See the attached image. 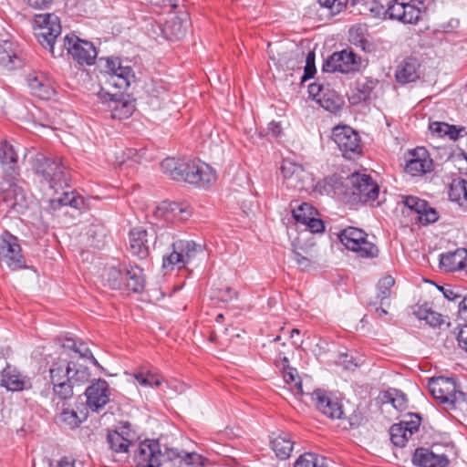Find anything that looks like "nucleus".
Masks as SVG:
<instances>
[{"mask_svg":"<svg viewBox=\"0 0 467 467\" xmlns=\"http://www.w3.org/2000/svg\"><path fill=\"white\" fill-rule=\"evenodd\" d=\"M161 169L172 180L185 182L198 187H207L216 180L213 169L199 159L166 158L161 161Z\"/></svg>","mask_w":467,"mask_h":467,"instance_id":"obj_1","label":"nucleus"},{"mask_svg":"<svg viewBox=\"0 0 467 467\" xmlns=\"http://www.w3.org/2000/svg\"><path fill=\"white\" fill-rule=\"evenodd\" d=\"M33 167L40 177V182L47 184L50 189L57 190L68 185L69 173L61 159L36 154Z\"/></svg>","mask_w":467,"mask_h":467,"instance_id":"obj_2","label":"nucleus"},{"mask_svg":"<svg viewBox=\"0 0 467 467\" xmlns=\"http://www.w3.org/2000/svg\"><path fill=\"white\" fill-rule=\"evenodd\" d=\"M429 389L433 398L449 410L467 408L466 395L459 389L455 378L436 377L429 381Z\"/></svg>","mask_w":467,"mask_h":467,"instance_id":"obj_3","label":"nucleus"},{"mask_svg":"<svg viewBox=\"0 0 467 467\" xmlns=\"http://www.w3.org/2000/svg\"><path fill=\"white\" fill-rule=\"evenodd\" d=\"M172 252L163 257L162 267L166 270L182 269L191 264L199 254H203V246L192 240L180 239L172 243Z\"/></svg>","mask_w":467,"mask_h":467,"instance_id":"obj_4","label":"nucleus"},{"mask_svg":"<svg viewBox=\"0 0 467 467\" xmlns=\"http://www.w3.org/2000/svg\"><path fill=\"white\" fill-rule=\"evenodd\" d=\"M99 67L101 73L108 76V82L119 89H127L135 80L132 67L119 57H101Z\"/></svg>","mask_w":467,"mask_h":467,"instance_id":"obj_5","label":"nucleus"},{"mask_svg":"<svg viewBox=\"0 0 467 467\" xmlns=\"http://www.w3.org/2000/svg\"><path fill=\"white\" fill-rule=\"evenodd\" d=\"M34 23L35 34L39 43L44 47H48L53 57L62 56L63 48H60L57 53L55 50L57 37L61 33L59 18L54 14H39L35 16Z\"/></svg>","mask_w":467,"mask_h":467,"instance_id":"obj_6","label":"nucleus"},{"mask_svg":"<svg viewBox=\"0 0 467 467\" xmlns=\"http://www.w3.org/2000/svg\"><path fill=\"white\" fill-rule=\"evenodd\" d=\"M340 243L349 251L362 258H375L379 254L378 247L368 240V234L361 229L348 227L338 234Z\"/></svg>","mask_w":467,"mask_h":467,"instance_id":"obj_7","label":"nucleus"},{"mask_svg":"<svg viewBox=\"0 0 467 467\" xmlns=\"http://www.w3.org/2000/svg\"><path fill=\"white\" fill-rule=\"evenodd\" d=\"M20 172L14 168L7 169V176H3L0 182V191L4 192V201L9 207L21 212L26 207V197L23 182L19 178Z\"/></svg>","mask_w":467,"mask_h":467,"instance_id":"obj_8","label":"nucleus"},{"mask_svg":"<svg viewBox=\"0 0 467 467\" xmlns=\"http://www.w3.org/2000/svg\"><path fill=\"white\" fill-rule=\"evenodd\" d=\"M70 373V362L58 361L52 364L49 368V376L53 385L52 402L58 408L59 402L69 400L73 396L71 385L68 383Z\"/></svg>","mask_w":467,"mask_h":467,"instance_id":"obj_9","label":"nucleus"},{"mask_svg":"<svg viewBox=\"0 0 467 467\" xmlns=\"http://www.w3.org/2000/svg\"><path fill=\"white\" fill-rule=\"evenodd\" d=\"M332 140L344 158L355 160L362 153L361 140L358 133L347 125L337 126L332 130Z\"/></svg>","mask_w":467,"mask_h":467,"instance_id":"obj_10","label":"nucleus"},{"mask_svg":"<svg viewBox=\"0 0 467 467\" xmlns=\"http://www.w3.org/2000/svg\"><path fill=\"white\" fill-rule=\"evenodd\" d=\"M362 65L361 57L351 49L334 52L323 64V71L341 74L358 72Z\"/></svg>","mask_w":467,"mask_h":467,"instance_id":"obj_11","label":"nucleus"},{"mask_svg":"<svg viewBox=\"0 0 467 467\" xmlns=\"http://www.w3.org/2000/svg\"><path fill=\"white\" fill-rule=\"evenodd\" d=\"M0 261L11 270L26 267V260L22 254L19 240L7 231L0 235Z\"/></svg>","mask_w":467,"mask_h":467,"instance_id":"obj_12","label":"nucleus"},{"mask_svg":"<svg viewBox=\"0 0 467 467\" xmlns=\"http://www.w3.org/2000/svg\"><path fill=\"white\" fill-rule=\"evenodd\" d=\"M63 47L79 65H93L98 56L91 42L82 40L75 35H67L63 40Z\"/></svg>","mask_w":467,"mask_h":467,"instance_id":"obj_13","label":"nucleus"},{"mask_svg":"<svg viewBox=\"0 0 467 467\" xmlns=\"http://www.w3.org/2000/svg\"><path fill=\"white\" fill-rule=\"evenodd\" d=\"M347 186L351 187V193L357 195L363 202H375L379 196V185L369 175L354 172L347 178Z\"/></svg>","mask_w":467,"mask_h":467,"instance_id":"obj_14","label":"nucleus"},{"mask_svg":"<svg viewBox=\"0 0 467 467\" xmlns=\"http://www.w3.org/2000/svg\"><path fill=\"white\" fill-rule=\"evenodd\" d=\"M192 214V207L186 202L163 201L153 211L156 219L167 223H182Z\"/></svg>","mask_w":467,"mask_h":467,"instance_id":"obj_15","label":"nucleus"},{"mask_svg":"<svg viewBox=\"0 0 467 467\" xmlns=\"http://www.w3.org/2000/svg\"><path fill=\"white\" fill-rule=\"evenodd\" d=\"M163 455L156 440L140 442L135 451L134 461L138 467H160Z\"/></svg>","mask_w":467,"mask_h":467,"instance_id":"obj_16","label":"nucleus"},{"mask_svg":"<svg viewBox=\"0 0 467 467\" xmlns=\"http://www.w3.org/2000/svg\"><path fill=\"white\" fill-rule=\"evenodd\" d=\"M97 96L101 103L106 105V110L110 112L111 119L119 120L128 119L135 110L134 102L128 99L118 98L103 90L99 91Z\"/></svg>","mask_w":467,"mask_h":467,"instance_id":"obj_17","label":"nucleus"},{"mask_svg":"<svg viewBox=\"0 0 467 467\" xmlns=\"http://www.w3.org/2000/svg\"><path fill=\"white\" fill-rule=\"evenodd\" d=\"M130 427L129 422H125L118 430L109 431L107 442L114 453L127 454L129 452V448L136 437Z\"/></svg>","mask_w":467,"mask_h":467,"instance_id":"obj_18","label":"nucleus"},{"mask_svg":"<svg viewBox=\"0 0 467 467\" xmlns=\"http://www.w3.org/2000/svg\"><path fill=\"white\" fill-rule=\"evenodd\" d=\"M439 213L423 199L410 195V220L420 225H428L439 220Z\"/></svg>","mask_w":467,"mask_h":467,"instance_id":"obj_19","label":"nucleus"},{"mask_svg":"<svg viewBox=\"0 0 467 467\" xmlns=\"http://www.w3.org/2000/svg\"><path fill=\"white\" fill-rule=\"evenodd\" d=\"M87 406L93 411H99L109 401V385L104 379H98L86 389Z\"/></svg>","mask_w":467,"mask_h":467,"instance_id":"obj_20","label":"nucleus"},{"mask_svg":"<svg viewBox=\"0 0 467 467\" xmlns=\"http://www.w3.org/2000/svg\"><path fill=\"white\" fill-rule=\"evenodd\" d=\"M312 400L317 409L324 415L331 419L342 418V405L337 399L331 397L323 390L317 389L312 393Z\"/></svg>","mask_w":467,"mask_h":467,"instance_id":"obj_21","label":"nucleus"},{"mask_svg":"<svg viewBox=\"0 0 467 467\" xmlns=\"http://www.w3.org/2000/svg\"><path fill=\"white\" fill-rule=\"evenodd\" d=\"M410 176H422L433 169V161L426 148L417 147L410 150Z\"/></svg>","mask_w":467,"mask_h":467,"instance_id":"obj_22","label":"nucleus"},{"mask_svg":"<svg viewBox=\"0 0 467 467\" xmlns=\"http://www.w3.org/2000/svg\"><path fill=\"white\" fill-rule=\"evenodd\" d=\"M411 461L417 467H448L450 463L445 454H436L422 447L415 450Z\"/></svg>","mask_w":467,"mask_h":467,"instance_id":"obj_23","label":"nucleus"},{"mask_svg":"<svg viewBox=\"0 0 467 467\" xmlns=\"http://www.w3.org/2000/svg\"><path fill=\"white\" fill-rule=\"evenodd\" d=\"M412 315L420 322L423 321L425 325L432 328L441 327L446 323V317L434 311L428 302L415 304L412 307Z\"/></svg>","mask_w":467,"mask_h":467,"instance_id":"obj_24","label":"nucleus"},{"mask_svg":"<svg viewBox=\"0 0 467 467\" xmlns=\"http://www.w3.org/2000/svg\"><path fill=\"white\" fill-rule=\"evenodd\" d=\"M440 267L445 272H454L467 267V250L457 248L440 254Z\"/></svg>","mask_w":467,"mask_h":467,"instance_id":"obj_25","label":"nucleus"},{"mask_svg":"<svg viewBox=\"0 0 467 467\" xmlns=\"http://www.w3.org/2000/svg\"><path fill=\"white\" fill-rule=\"evenodd\" d=\"M149 234L142 227H136L130 230L129 234L130 253L144 259L149 255Z\"/></svg>","mask_w":467,"mask_h":467,"instance_id":"obj_26","label":"nucleus"},{"mask_svg":"<svg viewBox=\"0 0 467 467\" xmlns=\"http://www.w3.org/2000/svg\"><path fill=\"white\" fill-rule=\"evenodd\" d=\"M31 93L40 99H49L55 93L51 81L43 73H32L27 77Z\"/></svg>","mask_w":467,"mask_h":467,"instance_id":"obj_27","label":"nucleus"},{"mask_svg":"<svg viewBox=\"0 0 467 467\" xmlns=\"http://www.w3.org/2000/svg\"><path fill=\"white\" fill-rule=\"evenodd\" d=\"M379 85V81L371 78H365L363 80H358L356 87L349 96V102L352 105L359 104L362 101L369 99L373 90Z\"/></svg>","mask_w":467,"mask_h":467,"instance_id":"obj_28","label":"nucleus"},{"mask_svg":"<svg viewBox=\"0 0 467 467\" xmlns=\"http://www.w3.org/2000/svg\"><path fill=\"white\" fill-rule=\"evenodd\" d=\"M22 64L16 45L9 40H0V66L7 70H13Z\"/></svg>","mask_w":467,"mask_h":467,"instance_id":"obj_29","label":"nucleus"},{"mask_svg":"<svg viewBox=\"0 0 467 467\" xmlns=\"http://www.w3.org/2000/svg\"><path fill=\"white\" fill-rule=\"evenodd\" d=\"M0 160L1 167L3 170V176H7V169L14 168L20 172L18 162L17 150L15 145L7 140H3L0 143Z\"/></svg>","mask_w":467,"mask_h":467,"instance_id":"obj_30","label":"nucleus"},{"mask_svg":"<svg viewBox=\"0 0 467 467\" xmlns=\"http://www.w3.org/2000/svg\"><path fill=\"white\" fill-rule=\"evenodd\" d=\"M125 288L128 291L140 293L145 285L143 271L140 267L134 265L125 268Z\"/></svg>","mask_w":467,"mask_h":467,"instance_id":"obj_31","label":"nucleus"},{"mask_svg":"<svg viewBox=\"0 0 467 467\" xmlns=\"http://www.w3.org/2000/svg\"><path fill=\"white\" fill-rule=\"evenodd\" d=\"M427 0H410V25H418L422 22L417 31L422 32L429 29L427 23Z\"/></svg>","mask_w":467,"mask_h":467,"instance_id":"obj_32","label":"nucleus"},{"mask_svg":"<svg viewBox=\"0 0 467 467\" xmlns=\"http://www.w3.org/2000/svg\"><path fill=\"white\" fill-rule=\"evenodd\" d=\"M1 385L11 391H19L26 388L27 381L11 368H6L1 375Z\"/></svg>","mask_w":467,"mask_h":467,"instance_id":"obj_33","label":"nucleus"},{"mask_svg":"<svg viewBox=\"0 0 467 467\" xmlns=\"http://www.w3.org/2000/svg\"><path fill=\"white\" fill-rule=\"evenodd\" d=\"M379 400L382 406L391 405L395 410L400 411L407 409V399L405 395L396 389L380 392Z\"/></svg>","mask_w":467,"mask_h":467,"instance_id":"obj_34","label":"nucleus"},{"mask_svg":"<svg viewBox=\"0 0 467 467\" xmlns=\"http://www.w3.org/2000/svg\"><path fill=\"white\" fill-rule=\"evenodd\" d=\"M409 431V421H402L400 424H393L390 428V440L394 446L398 449L394 452L396 457L399 453L402 454V449L406 446L408 438L407 431Z\"/></svg>","mask_w":467,"mask_h":467,"instance_id":"obj_35","label":"nucleus"},{"mask_svg":"<svg viewBox=\"0 0 467 467\" xmlns=\"http://www.w3.org/2000/svg\"><path fill=\"white\" fill-rule=\"evenodd\" d=\"M89 378L90 373L86 366L75 362H70L68 383H70L72 390L75 386H80L88 382Z\"/></svg>","mask_w":467,"mask_h":467,"instance_id":"obj_36","label":"nucleus"},{"mask_svg":"<svg viewBox=\"0 0 467 467\" xmlns=\"http://www.w3.org/2000/svg\"><path fill=\"white\" fill-rule=\"evenodd\" d=\"M50 204L53 209L60 206H71L75 209H80L84 204V200L81 196L76 195L74 192H63L62 196L50 200Z\"/></svg>","mask_w":467,"mask_h":467,"instance_id":"obj_37","label":"nucleus"},{"mask_svg":"<svg viewBox=\"0 0 467 467\" xmlns=\"http://www.w3.org/2000/svg\"><path fill=\"white\" fill-rule=\"evenodd\" d=\"M271 443L276 456L282 460L287 459L293 451L294 442L286 435H278Z\"/></svg>","mask_w":467,"mask_h":467,"instance_id":"obj_38","label":"nucleus"},{"mask_svg":"<svg viewBox=\"0 0 467 467\" xmlns=\"http://www.w3.org/2000/svg\"><path fill=\"white\" fill-rule=\"evenodd\" d=\"M84 414L78 415L73 410L63 409L57 416L58 422L69 429H75L85 420Z\"/></svg>","mask_w":467,"mask_h":467,"instance_id":"obj_39","label":"nucleus"},{"mask_svg":"<svg viewBox=\"0 0 467 467\" xmlns=\"http://www.w3.org/2000/svg\"><path fill=\"white\" fill-rule=\"evenodd\" d=\"M283 362L285 364L284 371H283V378L285 383L287 384H294V389L296 394L302 395L303 389H302V382L300 380V378L298 376L297 370L294 368H291L288 366V358H283Z\"/></svg>","mask_w":467,"mask_h":467,"instance_id":"obj_40","label":"nucleus"},{"mask_svg":"<svg viewBox=\"0 0 467 467\" xmlns=\"http://www.w3.org/2000/svg\"><path fill=\"white\" fill-rule=\"evenodd\" d=\"M467 181L462 178H455L449 186L448 195L451 201L462 204L463 194L466 191Z\"/></svg>","mask_w":467,"mask_h":467,"instance_id":"obj_41","label":"nucleus"},{"mask_svg":"<svg viewBox=\"0 0 467 467\" xmlns=\"http://www.w3.org/2000/svg\"><path fill=\"white\" fill-rule=\"evenodd\" d=\"M294 467H327L326 459L316 453L306 452L298 457Z\"/></svg>","mask_w":467,"mask_h":467,"instance_id":"obj_42","label":"nucleus"},{"mask_svg":"<svg viewBox=\"0 0 467 467\" xmlns=\"http://www.w3.org/2000/svg\"><path fill=\"white\" fill-rule=\"evenodd\" d=\"M313 215H317V210L307 202H303L293 208V217L297 223L304 225Z\"/></svg>","mask_w":467,"mask_h":467,"instance_id":"obj_43","label":"nucleus"},{"mask_svg":"<svg viewBox=\"0 0 467 467\" xmlns=\"http://www.w3.org/2000/svg\"><path fill=\"white\" fill-rule=\"evenodd\" d=\"M125 270L122 271L116 267H110L107 270V282L112 289L125 288Z\"/></svg>","mask_w":467,"mask_h":467,"instance_id":"obj_44","label":"nucleus"},{"mask_svg":"<svg viewBox=\"0 0 467 467\" xmlns=\"http://www.w3.org/2000/svg\"><path fill=\"white\" fill-rule=\"evenodd\" d=\"M406 6V3L399 2L398 0H393V2H391L388 6L387 18L396 19L398 21L407 23L408 21L405 20Z\"/></svg>","mask_w":467,"mask_h":467,"instance_id":"obj_45","label":"nucleus"},{"mask_svg":"<svg viewBox=\"0 0 467 467\" xmlns=\"http://www.w3.org/2000/svg\"><path fill=\"white\" fill-rule=\"evenodd\" d=\"M137 382L143 387H160L163 383V379L151 372H139L134 375Z\"/></svg>","mask_w":467,"mask_h":467,"instance_id":"obj_46","label":"nucleus"},{"mask_svg":"<svg viewBox=\"0 0 467 467\" xmlns=\"http://www.w3.org/2000/svg\"><path fill=\"white\" fill-rule=\"evenodd\" d=\"M64 346L74 349L80 355V357L90 359L94 365H99L97 359L92 355V352L84 342H77L73 339H67V343Z\"/></svg>","mask_w":467,"mask_h":467,"instance_id":"obj_47","label":"nucleus"},{"mask_svg":"<svg viewBox=\"0 0 467 467\" xmlns=\"http://www.w3.org/2000/svg\"><path fill=\"white\" fill-rule=\"evenodd\" d=\"M275 65L282 70L291 69L294 67V61L296 59L294 52H283L278 53L277 57L275 56L271 57Z\"/></svg>","mask_w":467,"mask_h":467,"instance_id":"obj_48","label":"nucleus"},{"mask_svg":"<svg viewBox=\"0 0 467 467\" xmlns=\"http://www.w3.org/2000/svg\"><path fill=\"white\" fill-rule=\"evenodd\" d=\"M395 280L391 275H385L381 279H379L377 288L378 294L377 296L381 301L387 299L390 296V289L394 285Z\"/></svg>","mask_w":467,"mask_h":467,"instance_id":"obj_49","label":"nucleus"},{"mask_svg":"<svg viewBox=\"0 0 467 467\" xmlns=\"http://www.w3.org/2000/svg\"><path fill=\"white\" fill-rule=\"evenodd\" d=\"M349 41L353 45L361 47L365 51L372 50V45L368 42V39L362 36L361 29L359 27H352L349 30Z\"/></svg>","mask_w":467,"mask_h":467,"instance_id":"obj_50","label":"nucleus"},{"mask_svg":"<svg viewBox=\"0 0 467 467\" xmlns=\"http://www.w3.org/2000/svg\"><path fill=\"white\" fill-rule=\"evenodd\" d=\"M304 171L301 165L289 160H284L281 165V172L285 179H291L293 176H299Z\"/></svg>","mask_w":467,"mask_h":467,"instance_id":"obj_51","label":"nucleus"},{"mask_svg":"<svg viewBox=\"0 0 467 467\" xmlns=\"http://www.w3.org/2000/svg\"><path fill=\"white\" fill-rule=\"evenodd\" d=\"M178 458L181 459V463L183 462L189 467H202L203 458L202 455L196 452H181L178 454Z\"/></svg>","mask_w":467,"mask_h":467,"instance_id":"obj_52","label":"nucleus"},{"mask_svg":"<svg viewBox=\"0 0 467 467\" xmlns=\"http://www.w3.org/2000/svg\"><path fill=\"white\" fill-rule=\"evenodd\" d=\"M321 6L329 10L331 15L340 13L348 4V0H318Z\"/></svg>","mask_w":467,"mask_h":467,"instance_id":"obj_53","label":"nucleus"},{"mask_svg":"<svg viewBox=\"0 0 467 467\" xmlns=\"http://www.w3.org/2000/svg\"><path fill=\"white\" fill-rule=\"evenodd\" d=\"M336 184H337V180L334 178L325 179L322 182H318L316 190L319 192L321 194H331L332 192H336Z\"/></svg>","mask_w":467,"mask_h":467,"instance_id":"obj_54","label":"nucleus"},{"mask_svg":"<svg viewBox=\"0 0 467 467\" xmlns=\"http://www.w3.org/2000/svg\"><path fill=\"white\" fill-rule=\"evenodd\" d=\"M315 73H316L315 54L310 52L307 54L306 58V67H305L304 76L302 77V81H306L309 78H312L314 77Z\"/></svg>","mask_w":467,"mask_h":467,"instance_id":"obj_55","label":"nucleus"},{"mask_svg":"<svg viewBox=\"0 0 467 467\" xmlns=\"http://www.w3.org/2000/svg\"><path fill=\"white\" fill-rule=\"evenodd\" d=\"M368 11L371 16L376 18H387L388 8L386 9L383 5L378 1H372L368 5Z\"/></svg>","mask_w":467,"mask_h":467,"instance_id":"obj_56","label":"nucleus"},{"mask_svg":"<svg viewBox=\"0 0 467 467\" xmlns=\"http://www.w3.org/2000/svg\"><path fill=\"white\" fill-rule=\"evenodd\" d=\"M409 62L404 59L402 63L398 67L395 72L396 80L401 84L409 83V71H408Z\"/></svg>","mask_w":467,"mask_h":467,"instance_id":"obj_57","label":"nucleus"},{"mask_svg":"<svg viewBox=\"0 0 467 467\" xmlns=\"http://www.w3.org/2000/svg\"><path fill=\"white\" fill-rule=\"evenodd\" d=\"M327 89L324 84L315 82L308 86V93L313 99L321 100L325 97V90Z\"/></svg>","mask_w":467,"mask_h":467,"instance_id":"obj_58","label":"nucleus"},{"mask_svg":"<svg viewBox=\"0 0 467 467\" xmlns=\"http://www.w3.org/2000/svg\"><path fill=\"white\" fill-rule=\"evenodd\" d=\"M422 66L416 61V59H412L410 57V83L415 82L418 79H420L423 76Z\"/></svg>","mask_w":467,"mask_h":467,"instance_id":"obj_59","label":"nucleus"},{"mask_svg":"<svg viewBox=\"0 0 467 467\" xmlns=\"http://www.w3.org/2000/svg\"><path fill=\"white\" fill-rule=\"evenodd\" d=\"M305 225L310 230L312 233H322L325 229L324 223L320 219L316 218V215H313Z\"/></svg>","mask_w":467,"mask_h":467,"instance_id":"obj_60","label":"nucleus"},{"mask_svg":"<svg viewBox=\"0 0 467 467\" xmlns=\"http://www.w3.org/2000/svg\"><path fill=\"white\" fill-rule=\"evenodd\" d=\"M457 333V341L461 348L467 352V325H459Z\"/></svg>","mask_w":467,"mask_h":467,"instance_id":"obj_61","label":"nucleus"},{"mask_svg":"<svg viewBox=\"0 0 467 467\" xmlns=\"http://www.w3.org/2000/svg\"><path fill=\"white\" fill-rule=\"evenodd\" d=\"M218 298L223 302L231 301L237 296V293L231 287H225L219 291Z\"/></svg>","mask_w":467,"mask_h":467,"instance_id":"obj_62","label":"nucleus"},{"mask_svg":"<svg viewBox=\"0 0 467 467\" xmlns=\"http://www.w3.org/2000/svg\"><path fill=\"white\" fill-rule=\"evenodd\" d=\"M445 129H446L445 136L449 137L452 140H458L459 137L461 136V133L462 131H464V128L463 127H461V128L458 129L456 126L450 125L448 123H447V127H445Z\"/></svg>","mask_w":467,"mask_h":467,"instance_id":"obj_63","label":"nucleus"},{"mask_svg":"<svg viewBox=\"0 0 467 467\" xmlns=\"http://www.w3.org/2000/svg\"><path fill=\"white\" fill-rule=\"evenodd\" d=\"M49 467H76V465L74 460L64 457L55 462H51Z\"/></svg>","mask_w":467,"mask_h":467,"instance_id":"obj_64","label":"nucleus"}]
</instances>
